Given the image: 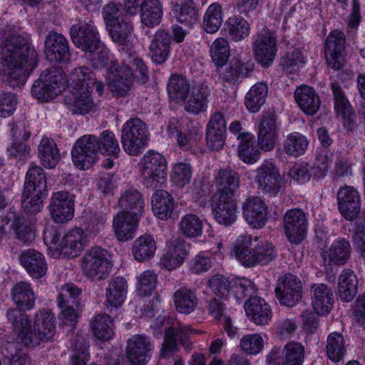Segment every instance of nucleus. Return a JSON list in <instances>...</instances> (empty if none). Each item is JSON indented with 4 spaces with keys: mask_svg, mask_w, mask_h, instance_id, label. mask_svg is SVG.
<instances>
[{
    "mask_svg": "<svg viewBox=\"0 0 365 365\" xmlns=\"http://www.w3.org/2000/svg\"><path fill=\"white\" fill-rule=\"evenodd\" d=\"M218 66L220 78L229 83H235L240 78L247 77L253 71L254 64L240 60H232L228 64Z\"/></svg>",
    "mask_w": 365,
    "mask_h": 365,
    "instance_id": "nucleus-28",
    "label": "nucleus"
},
{
    "mask_svg": "<svg viewBox=\"0 0 365 365\" xmlns=\"http://www.w3.org/2000/svg\"><path fill=\"white\" fill-rule=\"evenodd\" d=\"M93 89L71 88L66 96L64 103L67 108L77 115H85L93 108L95 103L91 97Z\"/></svg>",
    "mask_w": 365,
    "mask_h": 365,
    "instance_id": "nucleus-20",
    "label": "nucleus"
},
{
    "mask_svg": "<svg viewBox=\"0 0 365 365\" xmlns=\"http://www.w3.org/2000/svg\"><path fill=\"white\" fill-rule=\"evenodd\" d=\"M148 140L146 124L140 118L127 120L121 130V144L129 155L137 156L142 153Z\"/></svg>",
    "mask_w": 365,
    "mask_h": 365,
    "instance_id": "nucleus-5",
    "label": "nucleus"
},
{
    "mask_svg": "<svg viewBox=\"0 0 365 365\" xmlns=\"http://www.w3.org/2000/svg\"><path fill=\"white\" fill-rule=\"evenodd\" d=\"M345 37L343 32L335 30L327 37L324 52L329 67L335 70L342 68L344 64V51Z\"/></svg>",
    "mask_w": 365,
    "mask_h": 365,
    "instance_id": "nucleus-18",
    "label": "nucleus"
},
{
    "mask_svg": "<svg viewBox=\"0 0 365 365\" xmlns=\"http://www.w3.org/2000/svg\"><path fill=\"white\" fill-rule=\"evenodd\" d=\"M46 173L40 166L31 164L26 175L24 191L26 193L32 192L44 193L46 191Z\"/></svg>",
    "mask_w": 365,
    "mask_h": 365,
    "instance_id": "nucleus-47",
    "label": "nucleus"
},
{
    "mask_svg": "<svg viewBox=\"0 0 365 365\" xmlns=\"http://www.w3.org/2000/svg\"><path fill=\"white\" fill-rule=\"evenodd\" d=\"M351 246L350 242L343 237L334 240L322 257L325 264L344 265L350 258Z\"/></svg>",
    "mask_w": 365,
    "mask_h": 365,
    "instance_id": "nucleus-25",
    "label": "nucleus"
},
{
    "mask_svg": "<svg viewBox=\"0 0 365 365\" xmlns=\"http://www.w3.org/2000/svg\"><path fill=\"white\" fill-rule=\"evenodd\" d=\"M223 22L222 6L218 2L209 6L203 18V29L209 34L216 33Z\"/></svg>",
    "mask_w": 365,
    "mask_h": 365,
    "instance_id": "nucleus-55",
    "label": "nucleus"
},
{
    "mask_svg": "<svg viewBox=\"0 0 365 365\" xmlns=\"http://www.w3.org/2000/svg\"><path fill=\"white\" fill-rule=\"evenodd\" d=\"M255 173V182L262 193L272 197L276 196L281 190L283 180L279 169L272 160L263 161Z\"/></svg>",
    "mask_w": 365,
    "mask_h": 365,
    "instance_id": "nucleus-8",
    "label": "nucleus"
},
{
    "mask_svg": "<svg viewBox=\"0 0 365 365\" xmlns=\"http://www.w3.org/2000/svg\"><path fill=\"white\" fill-rule=\"evenodd\" d=\"M21 307L11 308L6 312V317L12 324L13 329L17 335L18 340L24 345V336H28L31 322L28 315Z\"/></svg>",
    "mask_w": 365,
    "mask_h": 365,
    "instance_id": "nucleus-40",
    "label": "nucleus"
},
{
    "mask_svg": "<svg viewBox=\"0 0 365 365\" xmlns=\"http://www.w3.org/2000/svg\"><path fill=\"white\" fill-rule=\"evenodd\" d=\"M188 245L185 240L176 238L168 247L166 253L161 259L163 266L168 270H173L180 267L188 254Z\"/></svg>",
    "mask_w": 365,
    "mask_h": 365,
    "instance_id": "nucleus-30",
    "label": "nucleus"
},
{
    "mask_svg": "<svg viewBox=\"0 0 365 365\" xmlns=\"http://www.w3.org/2000/svg\"><path fill=\"white\" fill-rule=\"evenodd\" d=\"M38 152L41 163L45 168H53L59 161V150L52 139L43 138L38 145Z\"/></svg>",
    "mask_w": 365,
    "mask_h": 365,
    "instance_id": "nucleus-50",
    "label": "nucleus"
},
{
    "mask_svg": "<svg viewBox=\"0 0 365 365\" xmlns=\"http://www.w3.org/2000/svg\"><path fill=\"white\" fill-rule=\"evenodd\" d=\"M345 346L342 335L331 333L327 338V355L334 362L340 361L344 355Z\"/></svg>",
    "mask_w": 365,
    "mask_h": 365,
    "instance_id": "nucleus-62",
    "label": "nucleus"
},
{
    "mask_svg": "<svg viewBox=\"0 0 365 365\" xmlns=\"http://www.w3.org/2000/svg\"><path fill=\"white\" fill-rule=\"evenodd\" d=\"M45 54L48 61L67 63L71 58L68 40L61 34L49 31L44 41Z\"/></svg>",
    "mask_w": 365,
    "mask_h": 365,
    "instance_id": "nucleus-15",
    "label": "nucleus"
},
{
    "mask_svg": "<svg viewBox=\"0 0 365 365\" xmlns=\"http://www.w3.org/2000/svg\"><path fill=\"white\" fill-rule=\"evenodd\" d=\"M294 98L299 108L307 115H314L319 109L321 101L314 88L301 86L294 91Z\"/></svg>",
    "mask_w": 365,
    "mask_h": 365,
    "instance_id": "nucleus-33",
    "label": "nucleus"
},
{
    "mask_svg": "<svg viewBox=\"0 0 365 365\" xmlns=\"http://www.w3.org/2000/svg\"><path fill=\"white\" fill-rule=\"evenodd\" d=\"M94 336L99 340L107 341L114 334L113 322L106 314H98L91 321Z\"/></svg>",
    "mask_w": 365,
    "mask_h": 365,
    "instance_id": "nucleus-51",
    "label": "nucleus"
},
{
    "mask_svg": "<svg viewBox=\"0 0 365 365\" xmlns=\"http://www.w3.org/2000/svg\"><path fill=\"white\" fill-rule=\"evenodd\" d=\"M66 83L63 71L58 67H51L43 71L34 83L31 94L39 101L48 102L62 92Z\"/></svg>",
    "mask_w": 365,
    "mask_h": 365,
    "instance_id": "nucleus-3",
    "label": "nucleus"
},
{
    "mask_svg": "<svg viewBox=\"0 0 365 365\" xmlns=\"http://www.w3.org/2000/svg\"><path fill=\"white\" fill-rule=\"evenodd\" d=\"M232 252L241 264L247 267L257 264H267L276 257L272 244L264 242L252 248V237L249 235L237 237Z\"/></svg>",
    "mask_w": 365,
    "mask_h": 365,
    "instance_id": "nucleus-2",
    "label": "nucleus"
},
{
    "mask_svg": "<svg viewBox=\"0 0 365 365\" xmlns=\"http://www.w3.org/2000/svg\"><path fill=\"white\" fill-rule=\"evenodd\" d=\"M133 26L130 21L121 19L118 23H113L108 26L112 40L119 45L125 46L128 50L131 47L130 42Z\"/></svg>",
    "mask_w": 365,
    "mask_h": 365,
    "instance_id": "nucleus-54",
    "label": "nucleus"
},
{
    "mask_svg": "<svg viewBox=\"0 0 365 365\" xmlns=\"http://www.w3.org/2000/svg\"><path fill=\"white\" fill-rule=\"evenodd\" d=\"M56 333L54 317L45 310L36 313L34 328L30 327L28 336H24V346L34 347L41 341L51 340Z\"/></svg>",
    "mask_w": 365,
    "mask_h": 365,
    "instance_id": "nucleus-9",
    "label": "nucleus"
},
{
    "mask_svg": "<svg viewBox=\"0 0 365 365\" xmlns=\"http://www.w3.org/2000/svg\"><path fill=\"white\" fill-rule=\"evenodd\" d=\"M111 71L113 76L109 85L111 91L118 96H126L133 81L130 69L125 65H120L117 63L112 66Z\"/></svg>",
    "mask_w": 365,
    "mask_h": 365,
    "instance_id": "nucleus-31",
    "label": "nucleus"
},
{
    "mask_svg": "<svg viewBox=\"0 0 365 365\" xmlns=\"http://www.w3.org/2000/svg\"><path fill=\"white\" fill-rule=\"evenodd\" d=\"M11 294L13 302L19 307L28 310L34 307L36 298L29 284L24 282L16 283Z\"/></svg>",
    "mask_w": 365,
    "mask_h": 365,
    "instance_id": "nucleus-49",
    "label": "nucleus"
},
{
    "mask_svg": "<svg viewBox=\"0 0 365 365\" xmlns=\"http://www.w3.org/2000/svg\"><path fill=\"white\" fill-rule=\"evenodd\" d=\"M191 87L185 77L182 76H172L168 83V93L170 99L179 102L186 99Z\"/></svg>",
    "mask_w": 365,
    "mask_h": 365,
    "instance_id": "nucleus-57",
    "label": "nucleus"
},
{
    "mask_svg": "<svg viewBox=\"0 0 365 365\" xmlns=\"http://www.w3.org/2000/svg\"><path fill=\"white\" fill-rule=\"evenodd\" d=\"M19 259L21 265L32 277L38 279L46 275L47 263L40 252L34 249L26 250L20 254Z\"/></svg>",
    "mask_w": 365,
    "mask_h": 365,
    "instance_id": "nucleus-24",
    "label": "nucleus"
},
{
    "mask_svg": "<svg viewBox=\"0 0 365 365\" xmlns=\"http://www.w3.org/2000/svg\"><path fill=\"white\" fill-rule=\"evenodd\" d=\"M309 140L307 137L298 132L288 134L283 142V149L289 156L299 157L307 149Z\"/></svg>",
    "mask_w": 365,
    "mask_h": 365,
    "instance_id": "nucleus-53",
    "label": "nucleus"
},
{
    "mask_svg": "<svg viewBox=\"0 0 365 365\" xmlns=\"http://www.w3.org/2000/svg\"><path fill=\"white\" fill-rule=\"evenodd\" d=\"M277 135L276 116L269 113L264 114L258 128V142L261 148L265 151L272 150L275 145Z\"/></svg>",
    "mask_w": 365,
    "mask_h": 365,
    "instance_id": "nucleus-26",
    "label": "nucleus"
},
{
    "mask_svg": "<svg viewBox=\"0 0 365 365\" xmlns=\"http://www.w3.org/2000/svg\"><path fill=\"white\" fill-rule=\"evenodd\" d=\"M144 199L143 195L135 188L129 187L122 192L118 200L120 212L140 217L144 210Z\"/></svg>",
    "mask_w": 365,
    "mask_h": 365,
    "instance_id": "nucleus-27",
    "label": "nucleus"
},
{
    "mask_svg": "<svg viewBox=\"0 0 365 365\" xmlns=\"http://www.w3.org/2000/svg\"><path fill=\"white\" fill-rule=\"evenodd\" d=\"M81 266L84 274L91 281L98 282L109 276L113 263L106 250L94 247L86 253Z\"/></svg>",
    "mask_w": 365,
    "mask_h": 365,
    "instance_id": "nucleus-4",
    "label": "nucleus"
},
{
    "mask_svg": "<svg viewBox=\"0 0 365 365\" xmlns=\"http://www.w3.org/2000/svg\"><path fill=\"white\" fill-rule=\"evenodd\" d=\"M358 279L354 272L349 269H344L339 277L338 294L343 302H351L357 292Z\"/></svg>",
    "mask_w": 365,
    "mask_h": 365,
    "instance_id": "nucleus-44",
    "label": "nucleus"
},
{
    "mask_svg": "<svg viewBox=\"0 0 365 365\" xmlns=\"http://www.w3.org/2000/svg\"><path fill=\"white\" fill-rule=\"evenodd\" d=\"M123 62L121 65H125L130 69L133 79H135L138 82L144 84L147 82L148 69L143 61L136 57H133L130 52H125L122 53Z\"/></svg>",
    "mask_w": 365,
    "mask_h": 365,
    "instance_id": "nucleus-56",
    "label": "nucleus"
},
{
    "mask_svg": "<svg viewBox=\"0 0 365 365\" xmlns=\"http://www.w3.org/2000/svg\"><path fill=\"white\" fill-rule=\"evenodd\" d=\"M152 209L155 215L160 220L169 217L174 206L172 196L164 190H157L152 196Z\"/></svg>",
    "mask_w": 365,
    "mask_h": 365,
    "instance_id": "nucleus-45",
    "label": "nucleus"
},
{
    "mask_svg": "<svg viewBox=\"0 0 365 365\" xmlns=\"http://www.w3.org/2000/svg\"><path fill=\"white\" fill-rule=\"evenodd\" d=\"M140 217L118 212L113 217V227L116 238L120 242L133 239L136 232Z\"/></svg>",
    "mask_w": 365,
    "mask_h": 365,
    "instance_id": "nucleus-32",
    "label": "nucleus"
},
{
    "mask_svg": "<svg viewBox=\"0 0 365 365\" xmlns=\"http://www.w3.org/2000/svg\"><path fill=\"white\" fill-rule=\"evenodd\" d=\"M209 96L207 86L204 83L195 84L183 101L185 110L193 114L205 112L207 108Z\"/></svg>",
    "mask_w": 365,
    "mask_h": 365,
    "instance_id": "nucleus-23",
    "label": "nucleus"
},
{
    "mask_svg": "<svg viewBox=\"0 0 365 365\" xmlns=\"http://www.w3.org/2000/svg\"><path fill=\"white\" fill-rule=\"evenodd\" d=\"M139 14L142 25L153 28L161 22L163 14V4L160 0H148Z\"/></svg>",
    "mask_w": 365,
    "mask_h": 365,
    "instance_id": "nucleus-46",
    "label": "nucleus"
},
{
    "mask_svg": "<svg viewBox=\"0 0 365 365\" xmlns=\"http://www.w3.org/2000/svg\"><path fill=\"white\" fill-rule=\"evenodd\" d=\"M173 11L182 24L193 25L198 21V10L193 0H173Z\"/></svg>",
    "mask_w": 365,
    "mask_h": 365,
    "instance_id": "nucleus-42",
    "label": "nucleus"
},
{
    "mask_svg": "<svg viewBox=\"0 0 365 365\" xmlns=\"http://www.w3.org/2000/svg\"><path fill=\"white\" fill-rule=\"evenodd\" d=\"M99 149L96 135L82 136L76 142L71 151L74 165L82 170L88 169L95 163Z\"/></svg>",
    "mask_w": 365,
    "mask_h": 365,
    "instance_id": "nucleus-10",
    "label": "nucleus"
},
{
    "mask_svg": "<svg viewBox=\"0 0 365 365\" xmlns=\"http://www.w3.org/2000/svg\"><path fill=\"white\" fill-rule=\"evenodd\" d=\"M156 249L157 245L154 238L150 235H143L133 242L132 254L135 260L143 262L153 257Z\"/></svg>",
    "mask_w": 365,
    "mask_h": 365,
    "instance_id": "nucleus-43",
    "label": "nucleus"
},
{
    "mask_svg": "<svg viewBox=\"0 0 365 365\" xmlns=\"http://www.w3.org/2000/svg\"><path fill=\"white\" fill-rule=\"evenodd\" d=\"M71 88H96L98 95H101L104 85L101 81L96 80V74L88 67L76 68L69 76Z\"/></svg>",
    "mask_w": 365,
    "mask_h": 365,
    "instance_id": "nucleus-29",
    "label": "nucleus"
},
{
    "mask_svg": "<svg viewBox=\"0 0 365 365\" xmlns=\"http://www.w3.org/2000/svg\"><path fill=\"white\" fill-rule=\"evenodd\" d=\"M167 163L165 157L155 152H149L142 159L140 175L147 188H156L166 181Z\"/></svg>",
    "mask_w": 365,
    "mask_h": 365,
    "instance_id": "nucleus-6",
    "label": "nucleus"
},
{
    "mask_svg": "<svg viewBox=\"0 0 365 365\" xmlns=\"http://www.w3.org/2000/svg\"><path fill=\"white\" fill-rule=\"evenodd\" d=\"M310 294L313 308L317 314H324L331 310L334 301L333 293L327 284H312Z\"/></svg>",
    "mask_w": 365,
    "mask_h": 365,
    "instance_id": "nucleus-34",
    "label": "nucleus"
},
{
    "mask_svg": "<svg viewBox=\"0 0 365 365\" xmlns=\"http://www.w3.org/2000/svg\"><path fill=\"white\" fill-rule=\"evenodd\" d=\"M304 63V58L302 51L298 48H291L281 58L280 65L287 73H294L299 71Z\"/></svg>",
    "mask_w": 365,
    "mask_h": 365,
    "instance_id": "nucleus-63",
    "label": "nucleus"
},
{
    "mask_svg": "<svg viewBox=\"0 0 365 365\" xmlns=\"http://www.w3.org/2000/svg\"><path fill=\"white\" fill-rule=\"evenodd\" d=\"M216 185L220 195L234 197L240 185V175L230 168L221 169L216 177Z\"/></svg>",
    "mask_w": 365,
    "mask_h": 365,
    "instance_id": "nucleus-39",
    "label": "nucleus"
},
{
    "mask_svg": "<svg viewBox=\"0 0 365 365\" xmlns=\"http://www.w3.org/2000/svg\"><path fill=\"white\" fill-rule=\"evenodd\" d=\"M275 294L281 304L292 307L302 298V282L296 275L287 274L277 280Z\"/></svg>",
    "mask_w": 365,
    "mask_h": 365,
    "instance_id": "nucleus-12",
    "label": "nucleus"
},
{
    "mask_svg": "<svg viewBox=\"0 0 365 365\" xmlns=\"http://www.w3.org/2000/svg\"><path fill=\"white\" fill-rule=\"evenodd\" d=\"M171 37L163 30L155 32L150 41L149 55L152 61L156 63H164L170 53Z\"/></svg>",
    "mask_w": 365,
    "mask_h": 365,
    "instance_id": "nucleus-35",
    "label": "nucleus"
},
{
    "mask_svg": "<svg viewBox=\"0 0 365 365\" xmlns=\"http://www.w3.org/2000/svg\"><path fill=\"white\" fill-rule=\"evenodd\" d=\"M268 94V87L264 83L252 86L245 96V106L252 113L257 112L264 103Z\"/></svg>",
    "mask_w": 365,
    "mask_h": 365,
    "instance_id": "nucleus-52",
    "label": "nucleus"
},
{
    "mask_svg": "<svg viewBox=\"0 0 365 365\" xmlns=\"http://www.w3.org/2000/svg\"><path fill=\"white\" fill-rule=\"evenodd\" d=\"M212 212L218 223L230 225L236 220V204L233 197L220 195L213 205Z\"/></svg>",
    "mask_w": 365,
    "mask_h": 365,
    "instance_id": "nucleus-38",
    "label": "nucleus"
},
{
    "mask_svg": "<svg viewBox=\"0 0 365 365\" xmlns=\"http://www.w3.org/2000/svg\"><path fill=\"white\" fill-rule=\"evenodd\" d=\"M203 225L202 220L197 215L187 214L181 218L179 230L183 236L194 238L202 235Z\"/></svg>",
    "mask_w": 365,
    "mask_h": 365,
    "instance_id": "nucleus-59",
    "label": "nucleus"
},
{
    "mask_svg": "<svg viewBox=\"0 0 365 365\" xmlns=\"http://www.w3.org/2000/svg\"><path fill=\"white\" fill-rule=\"evenodd\" d=\"M192 331L189 327L182 326L178 322L167 328L162 348L160 357L168 359L173 356L178 349V344H183L185 338Z\"/></svg>",
    "mask_w": 365,
    "mask_h": 365,
    "instance_id": "nucleus-19",
    "label": "nucleus"
},
{
    "mask_svg": "<svg viewBox=\"0 0 365 365\" xmlns=\"http://www.w3.org/2000/svg\"><path fill=\"white\" fill-rule=\"evenodd\" d=\"M237 150L239 157L246 163L252 164L259 159L260 151L255 145L252 134L244 135V139L240 140Z\"/></svg>",
    "mask_w": 365,
    "mask_h": 365,
    "instance_id": "nucleus-60",
    "label": "nucleus"
},
{
    "mask_svg": "<svg viewBox=\"0 0 365 365\" xmlns=\"http://www.w3.org/2000/svg\"><path fill=\"white\" fill-rule=\"evenodd\" d=\"M128 292V284L125 278L116 277L111 279L106 290V302L118 308L125 302Z\"/></svg>",
    "mask_w": 365,
    "mask_h": 365,
    "instance_id": "nucleus-41",
    "label": "nucleus"
},
{
    "mask_svg": "<svg viewBox=\"0 0 365 365\" xmlns=\"http://www.w3.org/2000/svg\"><path fill=\"white\" fill-rule=\"evenodd\" d=\"M242 210L244 218L253 227H262L265 225L267 207L260 197H247L243 203Z\"/></svg>",
    "mask_w": 365,
    "mask_h": 365,
    "instance_id": "nucleus-21",
    "label": "nucleus"
},
{
    "mask_svg": "<svg viewBox=\"0 0 365 365\" xmlns=\"http://www.w3.org/2000/svg\"><path fill=\"white\" fill-rule=\"evenodd\" d=\"M86 239L82 229L76 228L68 231L61 238L59 250L71 257H77L83 250Z\"/></svg>",
    "mask_w": 365,
    "mask_h": 365,
    "instance_id": "nucleus-37",
    "label": "nucleus"
},
{
    "mask_svg": "<svg viewBox=\"0 0 365 365\" xmlns=\"http://www.w3.org/2000/svg\"><path fill=\"white\" fill-rule=\"evenodd\" d=\"M75 195L67 191L53 192L49 205L53 220L57 223L71 220L74 215Z\"/></svg>",
    "mask_w": 365,
    "mask_h": 365,
    "instance_id": "nucleus-14",
    "label": "nucleus"
},
{
    "mask_svg": "<svg viewBox=\"0 0 365 365\" xmlns=\"http://www.w3.org/2000/svg\"><path fill=\"white\" fill-rule=\"evenodd\" d=\"M173 300L176 310L185 314L192 312L198 304L195 292L187 287H182L175 291Z\"/></svg>",
    "mask_w": 365,
    "mask_h": 365,
    "instance_id": "nucleus-48",
    "label": "nucleus"
},
{
    "mask_svg": "<svg viewBox=\"0 0 365 365\" xmlns=\"http://www.w3.org/2000/svg\"><path fill=\"white\" fill-rule=\"evenodd\" d=\"M71 37L73 43L87 53L103 47L96 29L90 24L73 25L71 28Z\"/></svg>",
    "mask_w": 365,
    "mask_h": 365,
    "instance_id": "nucleus-13",
    "label": "nucleus"
},
{
    "mask_svg": "<svg viewBox=\"0 0 365 365\" xmlns=\"http://www.w3.org/2000/svg\"><path fill=\"white\" fill-rule=\"evenodd\" d=\"M245 309L251 320L258 325L267 324L272 318L269 305L258 297H250L245 305Z\"/></svg>",
    "mask_w": 365,
    "mask_h": 365,
    "instance_id": "nucleus-36",
    "label": "nucleus"
},
{
    "mask_svg": "<svg viewBox=\"0 0 365 365\" xmlns=\"http://www.w3.org/2000/svg\"><path fill=\"white\" fill-rule=\"evenodd\" d=\"M12 228L18 239L22 242H31L35 237L32 222H29L24 217H15L12 222Z\"/></svg>",
    "mask_w": 365,
    "mask_h": 365,
    "instance_id": "nucleus-64",
    "label": "nucleus"
},
{
    "mask_svg": "<svg viewBox=\"0 0 365 365\" xmlns=\"http://www.w3.org/2000/svg\"><path fill=\"white\" fill-rule=\"evenodd\" d=\"M283 220V228L288 240L297 245L302 242L308 229L307 214L301 209H291L285 212Z\"/></svg>",
    "mask_w": 365,
    "mask_h": 365,
    "instance_id": "nucleus-11",
    "label": "nucleus"
},
{
    "mask_svg": "<svg viewBox=\"0 0 365 365\" xmlns=\"http://www.w3.org/2000/svg\"><path fill=\"white\" fill-rule=\"evenodd\" d=\"M338 208L346 220L356 218L361 210V197L359 192L351 186L341 187L337 192Z\"/></svg>",
    "mask_w": 365,
    "mask_h": 365,
    "instance_id": "nucleus-16",
    "label": "nucleus"
},
{
    "mask_svg": "<svg viewBox=\"0 0 365 365\" xmlns=\"http://www.w3.org/2000/svg\"><path fill=\"white\" fill-rule=\"evenodd\" d=\"M0 54L3 71L12 87L24 84L38 62L37 53L26 38L4 31H0Z\"/></svg>",
    "mask_w": 365,
    "mask_h": 365,
    "instance_id": "nucleus-1",
    "label": "nucleus"
},
{
    "mask_svg": "<svg viewBox=\"0 0 365 365\" xmlns=\"http://www.w3.org/2000/svg\"><path fill=\"white\" fill-rule=\"evenodd\" d=\"M277 51V38L269 31L260 32L254 43L256 60L264 67L269 66L274 59Z\"/></svg>",
    "mask_w": 365,
    "mask_h": 365,
    "instance_id": "nucleus-17",
    "label": "nucleus"
},
{
    "mask_svg": "<svg viewBox=\"0 0 365 365\" xmlns=\"http://www.w3.org/2000/svg\"><path fill=\"white\" fill-rule=\"evenodd\" d=\"M88 342L86 335L78 332L71 339V347L74 351L72 357V365H86L88 356Z\"/></svg>",
    "mask_w": 365,
    "mask_h": 365,
    "instance_id": "nucleus-61",
    "label": "nucleus"
},
{
    "mask_svg": "<svg viewBox=\"0 0 365 365\" xmlns=\"http://www.w3.org/2000/svg\"><path fill=\"white\" fill-rule=\"evenodd\" d=\"M304 346L299 342H288L281 355L279 348H274L272 350L268 357L270 361H276L281 359L282 365H302L304 360Z\"/></svg>",
    "mask_w": 365,
    "mask_h": 365,
    "instance_id": "nucleus-22",
    "label": "nucleus"
},
{
    "mask_svg": "<svg viewBox=\"0 0 365 365\" xmlns=\"http://www.w3.org/2000/svg\"><path fill=\"white\" fill-rule=\"evenodd\" d=\"M229 36L235 41H240L250 34V26L248 21L240 16L229 17L225 22Z\"/></svg>",
    "mask_w": 365,
    "mask_h": 365,
    "instance_id": "nucleus-58",
    "label": "nucleus"
},
{
    "mask_svg": "<svg viewBox=\"0 0 365 365\" xmlns=\"http://www.w3.org/2000/svg\"><path fill=\"white\" fill-rule=\"evenodd\" d=\"M153 345L150 339L144 335L137 334L128 340L126 358L111 359L108 365H145L150 359V352Z\"/></svg>",
    "mask_w": 365,
    "mask_h": 365,
    "instance_id": "nucleus-7",
    "label": "nucleus"
}]
</instances>
